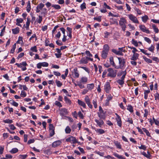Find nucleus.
Listing matches in <instances>:
<instances>
[{
	"label": "nucleus",
	"mask_w": 159,
	"mask_h": 159,
	"mask_svg": "<svg viewBox=\"0 0 159 159\" xmlns=\"http://www.w3.org/2000/svg\"><path fill=\"white\" fill-rule=\"evenodd\" d=\"M115 115L116 116L115 119L117 122V124L119 127H121L122 123L121 118L117 113H115Z\"/></svg>",
	"instance_id": "10"
},
{
	"label": "nucleus",
	"mask_w": 159,
	"mask_h": 159,
	"mask_svg": "<svg viewBox=\"0 0 159 159\" xmlns=\"http://www.w3.org/2000/svg\"><path fill=\"white\" fill-rule=\"evenodd\" d=\"M149 51H150L153 52H154V50L155 48V47L154 45L152 44L151 46L148 48H146Z\"/></svg>",
	"instance_id": "35"
},
{
	"label": "nucleus",
	"mask_w": 159,
	"mask_h": 159,
	"mask_svg": "<svg viewBox=\"0 0 159 159\" xmlns=\"http://www.w3.org/2000/svg\"><path fill=\"white\" fill-rule=\"evenodd\" d=\"M128 16L129 19L133 23L137 24L139 23L137 18L132 14L128 15Z\"/></svg>",
	"instance_id": "8"
},
{
	"label": "nucleus",
	"mask_w": 159,
	"mask_h": 159,
	"mask_svg": "<svg viewBox=\"0 0 159 159\" xmlns=\"http://www.w3.org/2000/svg\"><path fill=\"white\" fill-rule=\"evenodd\" d=\"M88 81V78L85 76H82L80 79V83L84 84H86Z\"/></svg>",
	"instance_id": "18"
},
{
	"label": "nucleus",
	"mask_w": 159,
	"mask_h": 159,
	"mask_svg": "<svg viewBox=\"0 0 159 159\" xmlns=\"http://www.w3.org/2000/svg\"><path fill=\"white\" fill-rule=\"evenodd\" d=\"M109 47L107 44H105L104 45L102 51L108 52L109 50Z\"/></svg>",
	"instance_id": "25"
},
{
	"label": "nucleus",
	"mask_w": 159,
	"mask_h": 159,
	"mask_svg": "<svg viewBox=\"0 0 159 159\" xmlns=\"http://www.w3.org/2000/svg\"><path fill=\"white\" fill-rule=\"evenodd\" d=\"M87 87L88 90H91L94 88V85L93 83L88 84Z\"/></svg>",
	"instance_id": "24"
},
{
	"label": "nucleus",
	"mask_w": 159,
	"mask_h": 159,
	"mask_svg": "<svg viewBox=\"0 0 159 159\" xmlns=\"http://www.w3.org/2000/svg\"><path fill=\"white\" fill-rule=\"evenodd\" d=\"M107 72H108L107 69V70H105L103 71L102 73V78H104L106 77V75H107Z\"/></svg>",
	"instance_id": "57"
},
{
	"label": "nucleus",
	"mask_w": 159,
	"mask_h": 159,
	"mask_svg": "<svg viewBox=\"0 0 159 159\" xmlns=\"http://www.w3.org/2000/svg\"><path fill=\"white\" fill-rule=\"evenodd\" d=\"M144 40L148 43L150 44L151 43V41L149 38L146 37H144Z\"/></svg>",
	"instance_id": "61"
},
{
	"label": "nucleus",
	"mask_w": 159,
	"mask_h": 159,
	"mask_svg": "<svg viewBox=\"0 0 159 159\" xmlns=\"http://www.w3.org/2000/svg\"><path fill=\"white\" fill-rule=\"evenodd\" d=\"M138 147L140 149H143L144 150H146L147 147L145 145H141L140 146H139Z\"/></svg>",
	"instance_id": "60"
},
{
	"label": "nucleus",
	"mask_w": 159,
	"mask_h": 159,
	"mask_svg": "<svg viewBox=\"0 0 159 159\" xmlns=\"http://www.w3.org/2000/svg\"><path fill=\"white\" fill-rule=\"evenodd\" d=\"M102 119L98 120L97 119L95 120V121L100 127H102V126L104 125V122Z\"/></svg>",
	"instance_id": "13"
},
{
	"label": "nucleus",
	"mask_w": 159,
	"mask_h": 159,
	"mask_svg": "<svg viewBox=\"0 0 159 159\" xmlns=\"http://www.w3.org/2000/svg\"><path fill=\"white\" fill-rule=\"evenodd\" d=\"M92 128L95 130V131L97 133H98V134H102L105 132V131L102 129H96L94 127L93 128L92 127Z\"/></svg>",
	"instance_id": "16"
},
{
	"label": "nucleus",
	"mask_w": 159,
	"mask_h": 159,
	"mask_svg": "<svg viewBox=\"0 0 159 159\" xmlns=\"http://www.w3.org/2000/svg\"><path fill=\"white\" fill-rule=\"evenodd\" d=\"M142 129L143 131L146 133V134L147 136L149 137H151L150 133L145 128H142Z\"/></svg>",
	"instance_id": "33"
},
{
	"label": "nucleus",
	"mask_w": 159,
	"mask_h": 159,
	"mask_svg": "<svg viewBox=\"0 0 159 159\" xmlns=\"http://www.w3.org/2000/svg\"><path fill=\"white\" fill-rule=\"evenodd\" d=\"M23 43V38L22 37L19 36L18 38V41L16 42V43L19 44H22Z\"/></svg>",
	"instance_id": "46"
},
{
	"label": "nucleus",
	"mask_w": 159,
	"mask_h": 159,
	"mask_svg": "<svg viewBox=\"0 0 159 159\" xmlns=\"http://www.w3.org/2000/svg\"><path fill=\"white\" fill-rule=\"evenodd\" d=\"M140 29L143 32L146 33L147 34H150V32L149 30L146 28L144 25H140L139 26Z\"/></svg>",
	"instance_id": "11"
},
{
	"label": "nucleus",
	"mask_w": 159,
	"mask_h": 159,
	"mask_svg": "<svg viewBox=\"0 0 159 159\" xmlns=\"http://www.w3.org/2000/svg\"><path fill=\"white\" fill-rule=\"evenodd\" d=\"M12 33L14 34H16L18 33L20 31V29L18 27H17L15 29L12 30Z\"/></svg>",
	"instance_id": "26"
},
{
	"label": "nucleus",
	"mask_w": 159,
	"mask_h": 159,
	"mask_svg": "<svg viewBox=\"0 0 159 159\" xmlns=\"http://www.w3.org/2000/svg\"><path fill=\"white\" fill-rule=\"evenodd\" d=\"M131 42L132 44L134 45L135 46L137 47L138 46V43L134 39H132Z\"/></svg>",
	"instance_id": "32"
},
{
	"label": "nucleus",
	"mask_w": 159,
	"mask_h": 159,
	"mask_svg": "<svg viewBox=\"0 0 159 159\" xmlns=\"http://www.w3.org/2000/svg\"><path fill=\"white\" fill-rule=\"evenodd\" d=\"M154 96L155 100H159V94L157 92L154 94Z\"/></svg>",
	"instance_id": "64"
},
{
	"label": "nucleus",
	"mask_w": 159,
	"mask_h": 159,
	"mask_svg": "<svg viewBox=\"0 0 159 159\" xmlns=\"http://www.w3.org/2000/svg\"><path fill=\"white\" fill-rule=\"evenodd\" d=\"M110 61L111 64L114 67H115V66H116V64L114 61L113 58L112 57H111L110 58Z\"/></svg>",
	"instance_id": "40"
},
{
	"label": "nucleus",
	"mask_w": 159,
	"mask_h": 159,
	"mask_svg": "<svg viewBox=\"0 0 159 159\" xmlns=\"http://www.w3.org/2000/svg\"><path fill=\"white\" fill-rule=\"evenodd\" d=\"M123 75L122 77H121L120 79L124 81L125 78V76L127 74L126 70H125L124 71H123Z\"/></svg>",
	"instance_id": "51"
},
{
	"label": "nucleus",
	"mask_w": 159,
	"mask_h": 159,
	"mask_svg": "<svg viewBox=\"0 0 159 159\" xmlns=\"http://www.w3.org/2000/svg\"><path fill=\"white\" fill-rule=\"evenodd\" d=\"M61 143V140L55 141L52 143V146L54 148L57 147L60 145Z\"/></svg>",
	"instance_id": "14"
},
{
	"label": "nucleus",
	"mask_w": 159,
	"mask_h": 159,
	"mask_svg": "<svg viewBox=\"0 0 159 159\" xmlns=\"http://www.w3.org/2000/svg\"><path fill=\"white\" fill-rule=\"evenodd\" d=\"M104 38H108L109 36V35L110 34V33L107 31H106L105 32H104Z\"/></svg>",
	"instance_id": "54"
},
{
	"label": "nucleus",
	"mask_w": 159,
	"mask_h": 159,
	"mask_svg": "<svg viewBox=\"0 0 159 159\" xmlns=\"http://www.w3.org/2000/svg\"><path fill=\"white\" fill-rule=\"evenodd\" d=\"M73 77L75 78H78L79 76V71L77 68H75L73 71Z\"/></svg>",
	"instance_id": "17"
},
{
	"label": "nucleus",
	"mask_w": 159,
	"mask_h": 159,
	"mask_svg": "<svg viewBox=\"0 0 159 159\" xmlns=\"http://www.w3.org/2000/svg\"><path fill=\"white\" fill-rule=\"evenodd\" d=\"M111 89L110 83L107 82L104 85V90L107 93H109Z\"/></svg>",
	"instance_id": "7"
},
{
	"label": "nucleus",
	"mask_w": 159,
	"mask_h": 159,
	"mask_svg": "<svg viewBox=\"0 0 159 159\" xmlns=\"http://www.w3.org/2000/svg\"><path fill=\"white\" fill-rule=\"evenodd\" d=\"M113 12L114 13H116V14H112L111 12H110L108 13V16H112V17H118L119 16V14L115 11H113Z\"/></svg>",
	"instance_id": "22"
},
{
	"label": "nucleus",
	"mask_w": 159,
	"mask_h": 159,
	"mask_svg": "<svg viewBox=\"0 0 159 159\" xmlns=\"http://www.w3.org/2000/svg\"><path fill=\"white\" fill-rule=\"evenodd\" d=\"M64 99L66 103H68V104H70L71 102V101L68 98L66 97L65 96L64 97Z\"/></svg>",
	"instance_id": "63"
},
{
	"label": "nucleus",
	"mask_w": 159,
	"mask_h": 159,
	"mask_svg": "<svg viewBox=\"0 0 159 159\" xmlns=\"http://www.w3.org/2000/svg\"><path fill=\"white\" fill-rule=\"evenodd\" d=\"M30 50L33 52H37V47L36 46H34V47H31L30 48Z\"/></svg>",
	"instance_id": "55"
},
{
	"label": "nucleus",
	"mask_w": 159,
	"mask_h": 159,
	"mask_svg": "<svg viewBox=\"0 0 159 159\" xmlns=\"http://www.w3.org/2000/svg\"><path fill=\"white\" fill-rule=\"evenodd\" d=\"M20 96L22 97H25L26 96V93L23 91H22L20 94Z\"/></svg>",
	"instance_id": "59"
},
{
	"label": "nucleus",
	"mask_w": 159,
	"mask_h": 159,
	"mask_svg": "<svg viewBox=\"0 0 159 159\" xmlns=\"http://www.w3.org/2000/svg\"><path fill=\"white\" fill-rule=\"evenodd\" d=\"M85 53L86 54L87 57H93V55L89 51H86L85 52Z\"/></svg>",
	"instance_id": "52"
},
{
	"label": "nucleus",
	"mask_w": 159,
	"mask_h": 159,
	"mask_svg": "<svg viewBox=\"0 0 159 159\" xmlns=\"http://www.w3.org/2000/svg\"><path fill=\"white\" fill-rule=\"evenodd\" d=\"M30 18H27V21L26 23V26L25 28H26L27 30H28L29 28V25L30 22Z\"/></svg>",
	"instance_id": "27"
},
{
	"label": "nucleus",
	"mask_w": 159,
	"mask_h": 159,
	"mask_svg": "<svg viewBox=\"0 0 159 159\" xmlns=\"http://www.w3.org/2000/svg\"><path fill=\"white\" fill-rule=\"evenodd\" d=\"M89 60L91 61H93V58L88 57H83L80 60V63L87 64L88 63V61Z\"/></svg>",
	"instance_id": "6"
},
{
	"label": "nucleus",
	"mask_w": 159,
	"mask_h": 159,
	"mask_svg": "<svg viewBox=\"0 0 159 159\" xmlns=\"http://www.w3.org/2000/svg\"><path fill=\"white\" fill-rule=\"evenodd\" d=\"M99 112H98V117L100 119L105 120L106 118V111H104L101 106L99 107Z\"/></svg>",
	"instance_id": "3"
},
{
	"label": "nucleus",
	"mask_w": 159,
	"mask_h": 159,
	"mask_svg": "<svg viewBox=\"0 0 159 159\" xmlns=\"http://www.w3.org/2000/svg\"><path fill=\"white\" fill-rule=\"evenodd\" d=\"M152 27L156 33H158L159 30L156 27V26L155 24H152Z\"/></svg>",
	"instance_id": "45"
},
{
	"label": "nucleus",
	"mask_w": 159,
	"mask_h": 159,
	"mask_svg": "<svg viewBox=\"0 0 159 159\" xmlns=\"http://www.w3.org/2000/svg\"><path fill=\"white\" fill-rule=\"evenodd\" d=\"M139 55L137 53L134 54L133 56L131 58V60L133 61L136 60L138 58Z\"/></svg>",
	"instance_id": "28"
},
{
	"label": "nucleus",
	"mask_w": 159,
	"mask_h": 159,
	"mask_svg": "<svg viewBox=\"0 0 159 159\" xmlns=\"http://www.w3.org/2000/svg\"><path fill=\"white\" fill-rule=\"evenodd\" d=\"M134 10L137 12V13L138 15H140L142 14V11L136 7H134Z\"/></svg>",
	"instance_id": "48"
},
{
	"label": "nucleus",
	"mask_w": 159,
	"mask_h": 159,
	"mask_svg": "<svg viewBox=\"0 0 159 159\" xmlns=\"http://www.w3.org/2000/svg\"><path fill=\"white\" fill-rule=\"evenodd\" d=\"M110 20H112V21H110V24H116L117 25H118V23L117 20L116 19L113 18H110Z\"/></svg>",
	"instance_id": "19"
},
{
	"label": "nucleus",
	"mask_w": 159,
	"mask_h": 159,
	"mask_svg": "<svg viewBox=\"0 0 159 159\" xmlns=\"http://www.w3.org/2000/svg\"><path fill=\"white\" fill-rule=\"evenodd\" d=\"M128 47L129 48H131V49H133V50L132 51V52L134 54L136 53H135V52L138 51L136 49V48H135V47H129V46H128Z\"/></svg>",
	"instance_id": "56"
},
{
	"label": "nucleus",
	"mask_w": 159,
	"mask_h": 159,
	"mask_svg": "<svg viewBox=\"0 0 159 159\" xmlns=\"http://www.w3.org/2000/svg\"><path fill=\"white\" fill-rule=\"evenodd\" d=\"M18 151V149L16 148H14L10 151V152L12 154L15 153Z\"/></svg>",
	"instance_id": "44"
},
{
	"label": "nucleus",
	"mask_w": 159,
	"mask_h": 159,
	"mask_svg": "<svg viewBox=\"0 0 159 159\" xmlns=\"http://www.w3.org/2000/svg\"><path fill=\"white\" fill-rule=\"evenodd\" d=\"M52 7L57 10H59L61 8L60 6L57 4H52Z\"/></svg>",
	"instance_id": "39"
},
{
	"label": "nucleus",
	"mask_w": 159,
	"mask_h": 159,
	"mask_svg": "<svg viewBox=\"0 0 159 159\" xmlns=\"http://www.w3.org/2000/svg\"><path fill=\"white\" fill-rule=\"evenodd\" d=\"M47 12V9L46 8H43L41 10V13L42 14L45 15Z\"/></svg>",
	"instance_id": "53"
},
{
	"label": "nucleus",
	"mask_w": 159,
	"mask_h": 159,
	"mask_svg": "<svg viewBox=\"0 0 159 159\" xmlns=\"http://www.w3.org/2000/svg\"><path fill=\"white\" fill-rule=\"evenodd\" d=\"M126 121L129 122V124H133V120L132 118H128L127 120H126Z\"/></svg>",
	"instance_id": "62"
},
{
	"label": "nucleus",
	"mask_w": 159,
	"mask_h": 159,
	"mask_svg": "<svg viewBox=\"0 0 159 159\" xmlns=\"http://www.w3.org/2000/svg\"><path fill=\"white\" fill-rule=\"evenodd\" d=\"M108 73L107 74V76L112 78H114L116 77L117 72V70H113V69L111 68H108L107 69Z\"/></svg>",
	"instance_id": "1"
},
{
	"label": "nucleus",
	"mask_w": 159,
	"mask_h": 159,
	"mask_svg": "<svg viewBox=\"0 0 159 159\" xmlns=\"http://www.w3.org/2000/svg\"><path fill=\"white\" fill-rule=\"evenodd\" d=\"M112 52L117 55H120L121 56L123 55V53L122 52L120 51H118L116 49H112Z\"/></svg>",
	"instance_id": "23"
},
{
	"label": "nucleus",
	"mask_w": 159,
	"mask_h": 159,
	"mask_svg": "<svg viewBox=\"0 0 159 159\" xmlns=\"http://www.w3.org/2000/svg\"><path fill=\"white\" fill-rule=\"evenodd\" d=\"M56 83L58 87H61L62 85V83L59 80H56Z\"/></svg>",
	"instance_id": "58"
},
{
	"label": "nucleus",
	"mask_w": 159,
	"mask_h": 159,
	"mask_svg": "<svg viewBox=\"0 0 159 159\" xmlns=\"http://www.w3.org/2000/svg\"><path fill=\"white\" fill-rule=\"evenodd\" d=\"M114 143L117 148L120 149H121L122 148V146L120 142L117 141H114Z\"/></svg>",
	"instance_id": "20"
},
{
	"label": "nucleus",
	"mask_w": 159,
	"mask_h": 159,
	"mask_svg": "<svg viewBox=\"0 0 159 159\" xmlns=\"http://www.w3.org/2000/svg\"><path fill=\"white\" fill-rule=\"evenodd\" d=\"M31 10L30 2L28 1L27 3L26 11L28 12H29Z\"/></svg>",
	"instance_id": "29"
},
{
	"label": "nucleus",
	"mask_w": 159,
	"mask_h": 159,
	"mask_svg": "<svg viewBox=\"0 0 159 159\" xmlns=\"http://www.w3.org/2000/svg\"><path fill=\"white\" fill-rule=\"evenodd\" d=\"M15 65L17 66L18 67L21 68L22 71H25L27 69L26 66H27V64L25 61L22 62L19 64L16 63Z\"/></svg>",
	"instance_id": "5"
},
{
	"label": "nucleus",
	"mask_w": 159,
	"mask_h": 159,
	"mask_svg": "<svg viewBox=\"0 0 159 159\" xmlns=\"http://www.w3.org/2000/svg\"><path fill=\"white\" fill-rule=\"evenodd\" d=\"M66 141L67 142H70L71 143H76V139L74 137L70 136L66 139Z\"/></svg>",
	"instance_id": "12"
},
{
	"label": "nucleus",
	"mask_w": 159,
	"mask_h": 159,
	"mask_svg": "<svg viewBox=\"0 0 159 159\" xmlns=\"http://www.w3.org/2000/svg\"><path fill=\"white\" fill-rule=\"evenodd\" d=\"M148 19V17L147 15H145L144 16L142 17V20L144 23L146 22Z\"/></svg>",
	"instance_id": "36"
},
{
	"label": "nucleus",
	"mask_w": 159,
	"mask_h": 159,
	"mask_svg": "<svg viewBox=\"0 0 159 159\" xmlns=\"http://www.w3.org/2000/svg\"><path fill=\"white\" fill-rule=\"evenodd\" d=\"M116 82L118 84H119L122 86H123V85L124 83V81L121 79L118 80L116 81Z\"/></svg>",
	"instance_id": "41"
},
{
	"label": "nucleus",
	"mask_w": 159,
	"mask_h": 159,
	"mask_svg": "<svg viewBox=\"0 0 159 159\" xmlns=\"http://www.w3.org/2000/svg\"><path fill=\"white\" fill-rule=\"evenodd\" d=\"M140 51L144 53L145 55H147V56H149L151 55V53H147L146 52L147 51V50H145L143 49H140Z\"/></svg>",
	"instance_id": "49"
},
{
	"label": "nucleus",
	"mask_w": 159,
	"mask_h": 159,
	"mask_svg": "<svg viewBox=\"0 0 159 159\" xmlns=\"http://www.w3.org/2000/svg\"><path fill=\"white\" fill-rule=\"evenodd\" d=\"M48 64L47 62H39L37 64V67L38 69H41L42 66L43 67H47L48 66Z\"/></svg>",
	"instance_id": "9"
},
{
	"label": "nucleus",
	"mask_w": 159,
	"mask_h": 159,
	"mask_svg": "<svg viewBox=\"0 0 159 159\" xmlns=\"http://www.w3.org/2000/svg\"><path fill=\"white\" fill-rule=\"evenodd\" d=\"M2 122L5 123L11 124L13 122V121L12 120L8 119L6 120H3Z\"/></svg>",
	"instance_id": "34"
},
{
	"label": "nucleus",
	"mask_w": 159,
	"mask_h": 159,
	"mask_svg": "<svg viewBox=\"0 0 159 159\" xmlns=\"http://www.w3.org/2000/svg\"><path fill=\"white\" fill-rule=\"evenodd\" d=\"M143 58L144 61L148 63H152V61L151 59L147 58L145 56H143Z\"/></svg>",
	"instance_id": "31"
},
{
	"label": "nucleus",
	"mask_w": 159,
	"mask_h": 159,
	"mask_svg": "<svg viewBox=\"0 0 159 159\" xmlns=\"http://www.w3.org/2000/svg\"><path fill=\"white\" fill-rule=\"evenodd\" d=\"M16 44L14 43L12 46V48L10 51V53H13L15 52V50L16 48Z\"/></svg>",
	"instance_id": "43"
},
{
	"label": "nucleus",
	"mask_w": 159,
	"mask_h": 159,
	"mask_svg": "<svg viewBox=\"0 0 159 159\" xmlns=\"http://www.w3.org/2000/svg\"><path fill=\"white\" fill-rule=\"evenodd\" d=\"M113 155L116 157L120 159H126L125 158L121 155H120L116 153L115 152Z\"/></svg>",
	"instance_id": "30"
},
{
	"label": "nucleus",
	"mask_w": 159,
	"mask_h": 159,
	"mask_svg": "<svg viewBox=\"0 0 159 159\" xmlns=\"http://www.w3.org/2000/svg\"><path fill=\"white\" fill-rule=\"evenodd\" d=\"M67 110L65 108H62L60 110V115L61 116H64L67 114Z\"/></svg>",
	"instance_id": "15"
},
{
	"label": "nucleus",
	"mask_w": 159,
	"mask_h": 159,
	"mask_svg": "<svg viewBox=\"0 0 159 159\" xmlns=\"http://www.w3.org/2000/svg\"><path fill=\"white\" fill-rule=\"evenodd\" d=\"M65 131L66 133L69 134L71 131V129L69 126H67L65 129Z\"/></svg>",
	"instance_id": "50"
},
{
	"label": "nucleus",
	"mask_w": 159,
	"mask_h": 159,
	"mask_svg": "<svg viewBox=\"0 0 159 159\" xmlns=\"http://www.w3.org/2000/svg\"><path fill=\"white\" fill-rule=\"evenodd\" d=\"M86 4L85 2H84L80 6V7L81 10L83 11L84 9L86 8Z\"/></svg>",
	"instance_id": "47"
},
{
	"label": "nucleus",
	"mask_w": 159,
	"mask_h": 159,
	"mask_svg": "<svg viewBox=\"0 0 159 159\" xmlns=\"http://www.w3.org/2000/svg\"><path fill=\"white\" fill-rule=\"evenodd\" d=\"M127 23L126 20L124 17L120 18L119 21V25L121 26L122 30L125 31L126 28V24Z\"/></svg>",
	"instance_id": "4"
},
{
	"label": "nucleus",
	"mask_w": 159,
	"mask_h": 159,
	"mask_svg": "<svg viewBox=\"0 0 159 159\" xmlns=\"http://www.w3.org/2000/svg\"><path fill=\"white\" fill-rule=\"evenodd\" d=\"M44 6V4L41 3L39 4L37 6V8L40 9L41 10L43 9V7Z\"/></svg>",
	"instance_id": "42"
},
{
	"label": "nucleus",
	"mask_w": 159,
	"mask_h": 159,
	"mask_svg": "<svg viewBox=\"0 0 159 159\" xmlns=\"http://www.w3.org/2000/svg\"><path fill=\"white\" fill-rule=\"evenodd\" d=\"M80 68L83 69L88 74H89L90 73L89 70L88 68L86 67H84L80 66Z\"/></svg>",
	"instance_id": "37"
},
{
	"label": "nucleus",
	"mask_w": 159,
	"mask_h": 159,
	"mask_svg": "<svg viewBox=\"0 0 159 159\" xmlns=\"http://www.w3.org/2000/svg\"><path fill=\"white\" fill-rule=\"evenodd\" d=\"M108 54V52L102 51L101 52V57L102 58L106 59L107 57Z\"/></svg>",
	"instance_id": "21"
},
{
	"label": "nucleus",
	"mask_w": 159,
	"mask_h": 159,
	"mask_svg": "<svg viewBox=\"0 0 159 159\" xmlns=\"http://www.w3.org/2000/svg\"><path fill=\"white\" fill-rule=\"evenodd\" d=\"M119 60V66H115V68L116 69H122L125 66L126 60L125 59L123 58V57H117Z\"/></svg>",
	"instance_id": "2"
},
{
	"label": "nucleus",
	"mask_w": 159,
	"mask_h": 159,
	"mask_svg": "<svg viewBox=\"0 0 159 159\" xmlns=\"http://www.w3.org/2000/svg\"><path fill=\"white\" fill-rule=\"evenodd\" d=\"M127 109L131 113L133 112L134 111L133 107L131 105H128Z\"/></svg>",
	"instance_id": "38"
}]
</instances>
